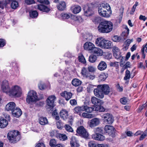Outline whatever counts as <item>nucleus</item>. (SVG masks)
Returning a JSON list of instances; mask_svg holds the SVG:
<instances>
[{
    "instance_id": "obj_64",
    "label": "nucleus",
    "mask_w": 147,
    "mask_h": 147,
    "mask_svg": "<svg viewBox=\"0 0 147 147\" xmlns=\"http://www.w3.org/2000/svg\"><path fill=\"white\" fill-rule=\"evenodd\" d=\"M138 2H136L135 4L133 6L131 9V11L134 13L136 7L138 5Z\"/></svg>"
},
{
    "instance_id": "obj_14",
    "label": "nucleus",
    "mask_w": 147,
    "mask_h": 147,
    "mask_svg": "<svg viewBox=\"0 0 147 147\" xmlns=\"http://www.w3.org/2000/svg\"><path fill=\"white\" fill-rule=\"evenodd\" d=\"M104 95H108L111 93V90L109 86L106 84L99 85Z\"/></svg>"
},
{
    "instance_id": "obj_1",
    "label": "nucleus",
    "mask_w": 147,
    "mask_h": 147,
    "mask_svg": "<svg viewBox=\"0 0 147 147\" xmlns=\"http://www.w3.org/2000/svg\"><path fill=\"white\" fill-rule=\"evenodd\" d=\"M113 26L111 22L104 20L100 23L98 27V30L101 33H108L112 30Z\"/></svg>"
},
{
    "instance_id": "obj_6",
    "label": "nucleus",
    "mask_w": 147,
    "mask_h": 147,
    "mask_svg": "<svg viewBox=\"0 0 147 147\" xmlns=\"http://www.w3.org/2000/svg\"><path fill=\"white\" fill-rule=\"evenodd\" d=\"M38 100L37 95L35 91L31 90L28 93L26 99V101L27 103L32 104Z\"/></svg>"
},
{
    "instance_id": "obj_4",
    "label": "nucleus",
    "mask_w": 147,
    "mask_h": 147,
    "mask_svg": "<svg viewBox=\"0 0 147 147\" xmlns=\"http://www.w3.org/2000/svg\"><path fill=\"white\" fill-rule=\"evenodd\" d=\"M22 93V89L21 87L17 85H14L10 88L9 95L11 96L20 97L21 96Z\"/></svg>"
},
{
    "instance_id": "obj_11",
    "label": "nucleus",
    "mask_w": 147,
    "mask_h": 147,
    "mask_svg": "<svg viewBox=\"0 0 147 147\" xmlns=\"http://www.w3.org/2000/svg\"><path fill=\"white\" fill-rule=\"evenodd\" d=\"M94 95L100 98H103L104 97V94L99 85L97 86L96 88L94 89Z\"/></svg>"
},
{
    "instance_id": "obj_51",
    "label": "nucleus",
    "mask_w": 147,
    "mask_h": 147,
    "mask_svg": "<svg viewBox=\"0 0 147 147\" xmlns=\"http://www.w3.org/2000/svg\"><path fill=\"white\" fill-rule=\"evenodd\" d=\"M59 139L62 140H65L67 138V137L65 134H59Z\"/></svg>"
},
{
    "instance_id": "obj_54",
    "label": "nucleus",
    "mask_w": 147,
    "mask_h": 147,
    "mask_svg": "<svg viewBox=\"0 0 147 147\" xmlns=\"http://www.w3.org/2000/svg\"><path fill=\"white\" fill-rule=\"evenodd\" d=\"M112 40L115 42H119L120 40V38L118 36H115L112 38Z\"/></svg>"
},
{
    "instance_id": "obj_15",
    "label": "nucleus",
    "mask_w": 147,
    "mask_h": 147,
    "mask_svg": "<svg viewBox=\"0 0 147 147\" xmlns=\"http://www.w3.org/2000/svg\"><path fill=\"white\" fill-rule=\"evenodd\" d=\"M104 129L105 132L110 135L112 134L115 132V128L113 126L111 125H105Z\"/></svg>"
},
{
    "instance_id": "obj_39",
    "label": "nucleus",
    "mask_w": 147,
    "mask_h": 147,
    "mask_svg": "<svg viewBox=\"0 0 147 147\" xmlns=\"http://www.w3.org/2000/svg\"><path fill=\"white\" fill-rule=\"evenodd\" d=\"M81 7L80 6L76 5L74 6V13H78L81 11Z\"/></svg>"
},
{
    "instance_id": "obj_60",
    "label": "nucleus",
    "mask_w": 147,
    "mask_h": 147,
    "mask_svg": "<svg viewBox=\"0 0 147 147\" xmlns=\"http://www.w3.org/2000/svg\"><path fill=\"white\" fill-rule=\"evenodd\" d=\"M5 44V40L2 39H0V47H3Z\"/></svg>"
},
{
    "instance_id": "obj_44",
    "label": "nucleus",
    "mask_w": 147,
    "mask_h": 147,
    "mask_svg": "<svg viewBox=\"0 0 147 147\" xmlns=\"http://www.w3.org/2000/svg\"><path fill=\"white\" fill-rule=\"evenodd\" d=\"M147 136V129H146L140 136L139 140H142Z\"/></svg>"
},
{
    "instance_id": "obj_2",
    "label": "nucleus",
    "mask_w": 147,
    "mask_h": 147,
    "mask_svg": "<svg viewBox=\"0 0 147 147\" xmlns=\"http://www.w3.org/2000/svg\"><path fill=\"white\" fill-rule=\"evenodd\" d=\"M98 9L99 14L100 16L106 18L109 17L110 16L111 12V8L107 3L101 4Z\"/></svg>"
},
{
    "instance_id": "obj_59",
    "label": "nucleus",
    "mask_w": 147,
    "mask_h": 147,
    "mask_svg": "<svg viewBox=\"0 0 147 147\" xmlns=\"http://www.w3.org/2000/svg\"><path fill=\"white\" fill-rule=\"evenodd\" d=\"M112 51L113 52V53L120 52L119 49V48L116 46H114L113 47Z\"/></svg>"
},
{
    "instance_id": "obj_31",
    "label": "nucleus",
    "mask_w": 147,
    "mask_h": 147,
    "mask_svg": "<svg viewBox=\"0 0 147 147\" xmlns=\"http://www.w3.org/2000/svg\"><path fill=\"white\" fill-rule=\"evenodd\" d=\"M91 20L94 23L98 24L100 22L101 20V18L98 16H95L92 17Z\"/></svg>"
},
{
    "instance_id": "obj_3",
    "label": "nucleus",
    "mask_w": 147,
    "mask_h": 147,
    "mask_svg": "<svg viewBox=\"0 0 147 147\" xmlns=\"http://www.w3.org/2000/svg\"><path fill=\"white\" fill-rule=\"evenodd\" d=\"M96 45L102 48L110 49L113 46V44L111 41L104 39L102 38H97L95 42Z\"/></svg>"
},
{
    "instance_id": "obj_52",
    "label": "nucleus",
    "mask_w": 147,
    "mask_h": 147,
    "mask_svg": "<svg viewBox=\"0 0 147 147\" xmlns=\"http://www.w3.org/2000/svg\"><path fill=\"white\" fill-rule=\"evenodd\" d=\"M57 127L59 129H61L63 127V124L61 121L60 120L57 121L56 122Z\"/></svg>"
},
{
    "instance_id": "obj_24",
    "label": "nucleus",
    "mask_w": 147,
    "mask_h": 147,
    "mask_svg": "<svg viewBox=\"0 0 147 147\" xmlns=\"http://www.w3.org/2000/svg\"><path fill=\"white\" fill-rule=\"evenodd\" d=\"M60 115L61 118L64 120H66L68 117V113L66 110L63 109L60 113Z\"/></svg>"
},
{
    "instance_id": "obj_28",
    "label": "nucleus",
    "mask_w": 147,
    "mask_h": 147,
    "mask_svg": "<svg viewBox=\"0 0 147 147\" xmlns=\"http://www.w3.org/2000/svg\"><path fill=\"white\" fill-rule=\"evenodd\" d=\"M39 123L42 125H45L48 123V121L47 118L45 117H41L38 119Z\"/></svg>"
},
{
    "instance_id": "obj_10",
    "label": "nucleus",
    "mask_w": 147,
    "mask_h": 147,
    "mask_svg": "<svg viewBox=\"0 0 147 147\" xmlns=\"http://www.w3.org/2000/svg\"><path fill=\"white\" fill-rule=\"evenodd\" d=\"M1 90L3 92L9 95L10 88L7 80H4L3 82L1 85Z\"/></svg>"
},
{
    "instance_id": "obj_7",
    "label": "nucleus",
    "mask_w": 147,
    "mask_h": 147,
    "mask_svg": "<svg viewBox=\"0 0 147 147\" xmlns=\"http://www.w3.org/2000/svg\"><path fill=\"white\" fill-rule=\"evenodd\" d=\"M93 109H94L92 107H89L86 106L76 107L74 109V110L75 113L80 115L83 111H85L88 113H91L93 111Z\"/></svg>"
},
{
    "instance_id": "obj_21",
    "label": "nucleus",
    "mask_w": 147,
    "mask_h": 147,
    "mask_svg": "<svg viewBox=\"0 0 147 147\" xmlns=\"http://www.w3.org/2000/svg\"><path fill=\"white\" fill-rule=\"evenodd\" d=\"M35 8H38L41 11L46 12H49L51 10V9L47 6L43 5H38Z\"/></svg>"
},
{
    "instance_id": "obj_12",
    "label": "nucleus",
    "mask_w": 147,
    "mask_h": 147,
    "mask_svg": "<svg viewBox=\"0 0 147 147\" xmlns=\"http://www.w3.org/2000/svg\"><path fill=\"white\" fill-rule=\"evenodd\" d=\"M91 6L90 5H86L83 7L84 15L86 16H90L93 13L92 8Z\"/></svg>"
},
{
    "instance_id": "obj_27",
    "label": "nucleus",
    "mask_w": 147,
    "mask_h": 147,
    "mask_svg": "<svg viewBox=\"0 0 147 147\" xmlns=\"http://www.w3.org/2000/svg\"><path fill=\"white\" fill-rule=\"evenodd\" d=\"M91 102L94 105H98L101 104L102 100L95 97H93L91 98Z\"/></svg>"
},
{
    "instance_id": "obj_58",
    "label": "nucleus",
    "mask_w": 147,
    "mask_h": 147,
    "mask_svg": "<svg viewBox=\"0 0 147 147\" xmlns=\"http://www.w3.org/2000/svg\"><path fill=\"white\" fill-rule=\"evenodd\" d=\"M74 20L80 22L82 21V19L80 16H74Z\"/></svg>"
},
{
    "instance_id": "obj_13",
    "label": "nucleus",
    "mask_w": 147,
    "mask_h": 147,
    "mask_svg": "<svg viewBox=\"0 0 147 147\" xmlns=\"http://www.w3.org/2000/svg\"><path fill=\"white\" fill-rule=\"evenodd\" d=\"M56 99L55 96L51 95L49 96L47 99L46 103L47 105L51 107H53L55 105L54 102Z\"/></svg>"
},
{
    "instance_id": "obj_56",
    "label": "nucleus",
    "mask_w": 147,
    "mask_h": 147,
    "mask_svg": "<svg viewBox=\"0 0 147 147\" xmlns=\"http://www.w3.org/2000/svg\"><path fill=\"white\" fill-rule=\"evenodd\" d=\"M7 3L5 1H0V8L3 9Z\"/></svg>"
},
{
    "instance_id": "obj_47",
    "label": "nucleus",
    "mask_w": 147,
    "mask_h": 147,
    "mask_svg": "<svg viewBox=\"0 0 147 147\" xmlns=\"http://www.w3.org/2000/svg\"><path fill=\"white\" fill-rule=\"evenodd\" d=\"M84 77L88 79L92 80L95 78V76L94 75L91 74L89 73Z\"/></svg>"
},
{
    "instance_id": "obj_37",
    "label": "nucleus",
    "mask_w": 147,
    "mask_h": 147,
    "mask_svg": "<svg viewBox=\"0 0 147 147\" xmlns=\"http://www.w3.org/2000/svg\"><path fill=\"white\" fill-rule=\"evenodd\" d=\"M38 15V13L36 11H31L30 12V16L32 18H36Z\"/></svg>"
},
{
    "instance_id": "obj_45",
    "label": "nucleus",
    "mask_w": 147,
    "mask_h": 147,
    "mask_svg": "<svg viewBox=\"0 0 147 147\" xmlns=\"http://www.w3.org/2000/svg\"><path fill=\"white\" fill-rule=\"evenodd\" d=\"M57 143L55 140L52 139L50 140L49 142L50 146L51 147H55Z\"/></svg>"
},
{
    "instance_id": "obj_40",
    "label": "nucleus",
    "mask_w": 147,
    "mask_h": 147,
    "mask_svg": "<svg viewBox=\"0 0 147 147\" xmlns=\"http://www.w3.org/2000/svg\"><path fill=\"white\" fill-rule=\"evenodd\" d=\"M38 87L39 89L40 90H43L46 88L45 84L42 82H40L38 84Z\"/></svg>"
},
{
    "instance_id": "obj_22",
    "label": "nucleus",
    "mask_w": 147,
    "mask_h": 147,
    "mask_svg": "<svg viewBox=\"0 0 147 147\" xmlns=\"http://www.w3.org/2000/svg\"><path fill=\"white\" fill-rule=\"evenodd\" d=\"M61 96L64 97L67 100H69L72 96V94L69 92L64 91L61 93Z\"/></svg>"
},
{
    "instance_id": "obj_32",
    "label": "nucleus",
    "mask_w": 147,
    "mask_h": 147,
    "mask_svg": "<svg viewBox=\"0 0 147 147\" xmlns=\"http://www.w3.org/2000/svg\"><path fill=\"white\" fill-rule=\"evenodd\" d=\"M10 2H11V7L13 9H16L18 6V0H9Z\"/></svg>"
},
{
    "instance_id": "obj_53",
    "label": "nucleus",
    "mask_w": 147,
    "mask_h": 147,
    "mask_svg": "<svg viewBox=\"0 0 147 147\" xmlns=\"http://www.w3.org/2000/svg\"><path fill=\"white\" fill-rule=\"evenodd\" d=\"M120 102L122 104L125 105L127 102V99L125 97L122 98L120 100Z\"/></svg>"
},
{
    "instance_id": "obj_43",
    "label": "nucleus",
    "mask_w": 147,
    "mask_h": 147,
    "mask_svg": "<svg viewBox=\"0 0 147 147\" xmlns=\"http://www.w3.org/2000/svg\"><path fill=\"white\" fill-rule=\"evenodd\" d=\"M113 55L117 59L121 58V62H122V59L123 58V57H121V56L120 52L114 53H113Z\"/></svg>"
},
{
    "instance_id": "obj_29",
    "label": "nucleus",
    "mask_w": 147,
    "mask_h": 147,
    "mask_svg": "<svg viewBox=\"0 0 147 147\" xmlns=\"http://www.w3.org/2000/svg\"><path fill=\"white\" fill-rule=\"evenodd\" d=\"M8 124L7 121L3 118L0 119V127L4 128L6 127Z\"/></svg>"
},
{
    "instance_id": "obj_20",
    "label": "nucleus",
    "mask_w": 147,
    "mask_h": 147,
    "mask_svg": "<svg viewBox=\"0 0 147 147\" xmlns=\"http://www.w3.org/2000/svg\"><path fill=\"white\" fill-rule=\"evenodd\" d=\"M15 103L13 102H10L7 104L5 107V110L7 111H12L16 107Z\"/></svg>"
},
{
    "instance_id": "obj_9",
    "label": "nucleus",
    "mask_w": 147,
    "mask_h": 147,
    "mask_svg": "<svg viewBox=\"0 0 147 147\" xmlns=\"http://www.w3.org/2000/svg\"><path fill=\"white\" fill-rule=\"evenodd\" d=\"M104 121L107 124H111L114 121V119L111 114L106 113L101 116Z\"/></svg>"
},
{
    "instance_id": "obj_25",
    "label": "nucleus",
    "mask_w": 147,
    "mask_h": 147,
    "mask_svg": "<svg viewBox=\"0 0 147 147\" xmlns=\"http://www.w3.org/2000/svg\"><path fill=\"white\" fill-rule=\"evenodd\" d=\"M107 67L106 63L104 61H101L97 66L98 69L100 71H103L105 70Z\"/></svg>"
},
{
    "instance_id": "obj_23",
    "label": "nucleus",
    "mask_w": 147,
    "mask_h": 147,
    "mask_svg": "<svg viewBox=\"0 0 147 147\" xmlns=\"http://www.w3.org/2000/svg\"><path fill=\"white\" fill-rule=\"evenodd\" d=\"M12 113L13 115L16 117H20L22 114L21 110L18 108H16L13 110Z\"/></svg>"
},
{
    "instance_id": "obj_35",
    "label": "nucleus",
    "mask_w": 147,
    "mask_h": 147,
    "mask_svg": "<svg viewBox=\"0 0 147 147\" xmlns=\"http://www.w3.org/2000/svg\"><path fill=\"white\" fill-rule=\"evenodd\" d=\"M97 57L94 55H91L89 57V61L91 63H93L95 62L97 59Z\"/></svg>"
},
{
    "instance_id": "obj_63",
    "label": "nucleus",
    "mask_w": 147,
    "mask_h": 147,
    "mask_svg": "<svg viewBox=\"0 0 147 147\" xmlns=\"http://www.w3.org/2000/svg\"><path fill=\"white\" fill-rule=\"evenodd\" d=\"M35 147H46V146L44 143L39 142L36 145Z\"/></svg>"
},
{
    "instance_id": "obj_5",
    "label": "nucleus",
    "mask_w": 147,
    "mask_h": 147,
    "mask_svg": "<svg viewBox=\"0 0 147 147\" xmlns=\"http://www.w3.org/2000/svg\"><path fill=\"white\" fill-rule=\"evenodd\" d=\"M20 137L19 132L17 131H10L7 136L8 139L11 143L19 140L20 139Z\"/></svg>"
},
{
    "instance_id": "obj_26",
    "label": "nucleus",
    "mask_w": 147,
    "mask_h": 147,
    "mask_svg": "<svg viewBox=\"0 0 147 147\" xmlns=\"http://www.w3.org/2000/svg\"><path fill=\"white\" fill-rule=\"evenodd\" d=\"M91 52L93 53L98 56H102V50L100 48L95 47L94 46L92 51Z\"/></svg>"
},
{
    "instance_id": "obj_57",
    "label": "nucleus",
    "mask_w": 147,
    "mask_h": 147,
    "mask_svg": "<svg viewBox=\"0 0 147 147\" xmlns=\"http://www.w3.org/2000/svg\"><path fill=\"white\" fill-rule=\"evenodd\" d=\"M110 66L112 67H118L119 65V62H111L110 63Z\"/></svg>"
},
{
    "instance_id": "obj_49",
    "label": "nucleus",
    "mask_w": 147,
    "mask_h": 147,
    "mask_svg": "<svg viewBox=\"0 0 147 147\" xmlns=\"http://www.w3.org/2000/svg\"><path fill=\"white\" fill-rule=\"evenodd\" d=\"M81 84V82L77 79H74V86H79Z\"/></svg>"
},
{
    "instance_id": "obj_36",
    "label": "nucleus",
    "mask_w": 147,
    "mask_h": 147,
    "mask_svg": "<svg viewBox=\"0 0 147 147\" xmlns=\"http://www.w3.org/2000/svg\"><path fill=\"white\" fill-rule=\"evenodd\" d=\"M129 29L128 28L127 26H125V30L122 32V35L124 36H127L129 34Z\"/></svg>"
},
{
    "instance_id": "obj_17",
    "label": "nucleus",
    "mask_w": 147,
    "mask_h": 147,
    "mask_svg": "<svg viewBox=\"0 0 147 147\" xmlns=\"http://www.w3.org/2000/svg\"><path fill=\"white\" fill-rule=\"evenodd\" d=\"M94 46V45L92 43L87 42L84 44V48L85 50L91 52Z\"/></svg>"
},
{
    "instance_id": "obj_18",
    "label": "nucleus",
    "mask_w": 147,
    "mask_h": 147,
    "mask_svg": "<svg viewBox=\"0 0 147 147\" xmlns=\"http://www.w3.org/2000/svg\"><path fill=\"white\" fill-rule=\"evenodd\" d=\"M66 7V4L63 1H61L58 3L57 5V8L60 11H63L65 10Z\"/></svg>"
},
{
    "instance_id": "obj_55",
    "label": "nucleus",
    "mask_w": 147,
    "mask_h": 147,
    "mask_svg": "<svg viewBox=\"0 0 147 147\" xmlns=\"http://www.w3.org/2000/svg\"><path fill=\"white\" fill-rule=\"evenodd\" d=\"M88 145L89 147H96V144L95 142L93 141L89 142Z\"/></svg>"
},
{
    "instance_id": "obj_38",
    "label": "nucleus",
    "mask_w": 147,
    "mask_h": 147,
    "mask_svg": "<svg viewBox=\"0 0 147 147\" xmlns=\"http://www.w3.org/2000/svg\"><path fill=\"white\" fill-rule=\"evenodd\" d=\"M89 72L88 71L87 69L85 67H82L81 74L84 77H85Z\"/></svg>"
},
{
    "instance_id": "obj_33",
    "label": "nucleus",
    "mask_w": 147,
    "mask_h": 147,
    "mask_svg": "<svg viewBox=\"0 0 147 147\" xmlns=\"http://www.w3.org/2000/svg\"><path fill=\"white\" fill-rule=\"evenodd\" d=\"M107 77V74L103 73H102L99 76V80L100 81H104Z\"/></svg>"
},
{
    "instance_id": "obj_41",
    "label": "nucleus",
    "mask_w": 147,
    "mask_h": 147,
    "mask_svg": "<svg viewBox=\"0 0 147 147\" xmlns=\"http://www.w3.org/2000/svg\"><path fill=\"white\" fill-rule=\"evenodd\" d=\"M78 60L79 62L83 64H85L86 63V59L83 55H81L78 57Z\"/></svg>"
},
{
    "instance_id": "obj_42",
    "label": "nucleus",
    "mask_w": 147,
    "mask_h": 147,
    "mask_svg": "<svg viewBox=\"0 0 147 147\" xmlns=\"http://www.w3.org/2000/svg\"><path fill=\"white\" fill-rule=\"evenodd\" d=\"M52 116H53L55 119L57 120H59V116L57 111L54 110L52 113Z\"/></svg>"
},
{
    "instance_id": "obj_46",
    "label": "nucleus",
    "mask_w": 147,
    "mask_h": 147,
    "mask_svg": "<svg viewBox=\"0 0 147 147\" xmlns=\"http://www.w3.org/2000/svg\"><path fill=\"white\" fill-rule=\"evenodd\" d=\"M130 71L128 70H127L125 71V76L124 77V79L126 80L130 78Z\"/></svg>"
},
{
    "instance_id": "obj_50",
    "label": "nucleus",
    "mask_w": 147,
    "mask_h": 147,
    "mask_svg": "<svg viewBox=\"0 0 147 147\" xmlns=\"http://www.w3.org/2000/svg\"><path fill=\"white\" fill-rule=\"evenodd\" d=\"M82 116L84 117H86L88 118H90L93 117V115L85 113H83Z\"/></svg>"
},
{
    "instance_id": "obj_30",
    "label": "nucleus",
    "mask_w": 147,
    "mask_h": 147,
    "mask_svg": "<svg viewBox=\"0 0 147 147\" xmlns=\"http://www.w3.org/2000/svg\"><path fill=\"white\" fill-rule=\"evenodd\" d=\"M61 17L63 19H68L69 18H72L73 16V14L71 13L70 12L68 13H62L61 15Z\"/></svg>"
},
{
    "instance_id": "obj_16",
    "label": "nucleus",
    "mask_w": 147,
    "mask_h": 147,
    "mask_svg": "<svg viewBox=\"0 0 147 147\" xmlns=\"http://www.w3.org/2000/svg\"><path fill=\"white\" fill-rule=\"evenodd\" d=\"M92 138L98 141H103L105 139V137L103 135L98 133H95L92 135Z\"/></svg>"
},
{
    "instance_id": "obj_48",
    "label": "nucleus",
    "mask_w": 147,
    "mask_h": 147,
    "mask_svg": "<svg viewBox=\"0 0 147 147\" xmlns=\"http://www.w3.org/2000/svg\"><path fill=\"white\" fill-rule=\"evenodd\" d=\"M88 69L89 72L94 73L96 71V68L93 66L90 65L88 66Z\"/></svg>"
},
{
    "instance_id": "obj_61",
    "label": "nucleus",
    "mask_w": 147,
    "mask_h": 147,
    "mask_svg": "<svg viewBox=\"0 0 147 147\" xmlns=\"http://www.w3.org/2000/svg\"><path fill=\"white\" fill-rule=\"evenodd\" d=\"M25 3L27 4L31 5L35 3L34 0H25Z\"/></svg>"
},
{
    "instance_id": "obj_8",
    "label": "nucleus",
    "mask_w": 147,
    "mask_h": 147,
    "mask_svg": "<svg viewBox=\"0 0 147 147\" xmlns=\"http://www.w3.org/2000/svg\"><path fill=\"white\" fill-rule=\"evenodd\" d=\"M76 132L80 136L85 139L88 138L89 134L83 126H81L76 130Z\"/></svg>"
},
{
    "instance_id": "obj_34",
    "label": "nucleus",
    "mask_w": 147,
    "mask_h": 147,
    "mask_svg": "<svg viewBox=\"0 0 147 147\" xmlns=\"http://www.w3.org/2000/svg\"><path fill=\"white\" fill-rule=\"evenodd\" d=\"M92 108L94 109L93 111H99L100 112H103L105 110V108L101 106L98 105L96 107H94Z\"/></svg>"
},
{
    "instance_id": "obj_19",
    "label": "nucleus",
    "mask_w": 147,
    "mask_h": 147,
    "mask_svg": "<svg viewBox=\"0 0 147 147\" xmlns=\"http://www.w3.org/2000/svg\"><path fill=\"white\" fill-rule=\"evenodd\" d=\"M100 123L99 119L95 118L92 119L89 123V126L91 127H94L98 125Z\"/></svg>"
},
{
    "instance_id": "obj_62",
    "label": "nucleus",
    "mask_w": 147,
    "mask_h": 147,
    "mask_svg": "<svg viewBox=\"0 0 147 147\" xmlns=\"http://www.w3.org/2000/svg\"><path fill=\"white\" fill-rule=\"evenodd\" d=\"M65 128L67 131L72 132L73 131V129L71 127L68 125H66L65 126Z\"/></svg>"
}]
</instances>
